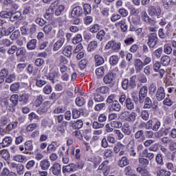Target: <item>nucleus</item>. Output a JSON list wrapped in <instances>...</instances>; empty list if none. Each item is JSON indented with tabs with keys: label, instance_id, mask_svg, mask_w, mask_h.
<instances>
[{
	"label": "nucleus",
	"instance_id": "1",
	"mask_svg": "<svg viewBox=\"0 0 176 176\" xmlns=\"http://www.w3.org/2000/svg\"><path fill=\"white\" fill-rule=\"evenodd\" d=\"M122 119L123 120H126V122H134L137 118V113L135 112H129V111H124L121 115Z\"/></svg>",
	"mask_w": 176,
	"mask_h": 176
},
{
	"label": "nucleus",
	"instance_id": "2",
	"mask_svg": "<svg viewBox=\"0 0 176 176\" xmlns=\"http://www.w3.org/2000/svg\"><path fill=\"white\" fill-rule=\"evenodd\" d=\"M20 16H21V14H20L19 12L12 13V12H8L6 11H2L1 12H0L1 17H3V19H9V17H10V20H12V19H19Z\"/></svg>",
	"mask_w": 176,
	"mask_h": 176
},
{
	"label": "nucleus",
	"instance_id": "3",
	"mask_svg": "<svg viewBox=\"0 0 176 176\" xmlns=\"http://www.w3.org/2000/svg\"><path fill=\"white\" fill-rule=\"evenodd\" d=\"M52 8L54 9V13L56 16H60L65 9L64 6L61 5V3H60L58 1H54L52 4Z\"/></svg>",
	"mask_w": 176,
	"mask_h": 176
},
{
	"label": "nucleus",
	"instance_id": "4",
	"mask_svg": "<svg viewBox=\"0 0 176 176\" xmlns=\"http://www.w3.org/2000/svg\"><path fill=\"white\" fill-rule=\"evenodd\" d=\"M110 166L108 161H104L99 166L98 169L101 170L102 173H103L104 175L107 176L109 174Z\"/></svg>",
	"mask_w": 176,
	"mask_h": 176
},
{
	"label": "nucleus",
	"instance_id": "5",
	"mask_svg": "<svg viewBox=\"0 0 176 176\" xmlns=\"http://www.w3.org/2000/svg\"><path fill=\"white\" fill-rule=\"evenodd\" d=\"M82 13H83V10L82 9V7L77 6L74 8H73L71 16L73 17V19H78L79 16L82 15Z\"/></svg>",
	"mask_w": 176,
	"mask_h": 176
},
{
	"label": "nucleus",
	"instance_id": "6",
	"mask_svg": "<svg viewBox=\"0 0 176 176\" xmlns=\"http://www.w3.org/2000/svg\"><path fill=\"white\" fill-rule=\"evenodd\" d=\"M59 34L62 36V37L58 40L54 45V50L57 51L59 49H60L61 46H63V44L64 43V33H63V30L59 31Z\"/></svg>",
	"mask_w": 176,
	"mask_h": 176
},
{
	"label": "nucleus",
	"instance_id": "7",
	"mask_svg": "<svg viewBox=\"0 0 176 176\" xmlns=\"http://www.w3.org/2000/svg\"><path fill=\"white\" fill-rule=\"evenodd\" d=\"M150 16H153V17H159L160 14H162V10L160 7H152L149 11Z\"/></svg>",
	"mask_w": 176,
	"mask_h": 176
},
{
	"label": "nucleus",
	"instance_id": "8",
	"mask_svg": "<svg viewBox=\"0 0 176 176\" xmlns=\"http://www.w3.org/2000/svg\"><path fill=\"white\" fill-rule=\"evenodd\" d=\"M166 97V94L164 93V89L162 87L158 88L156 93V98L158 101H162Z\"/></svg>",
	"mask_w": 176,
	"mask_h": 176
},
{
	"label": "nucleus",
	"instance_id": "9",
	"mask_svg": "<svg viewBox=\"0 0 176 176\" xmlns=\"http://www.w3.org/2000/svg\"><path fill=\"white\" fill-rule=\"evenodd\" d=\"M113 79H115V76L113 73H108L103 78V80L106 85H109L113 82Z\"/></svg>",
	"mask_w": 176,
	"mask_h": 176
},
{
	"label": "nucleus",
	"instance_id": "10",
	"mask_svg": "<svg viewBox=\"0 0 176 176\" xmlns=\"http://www.w3.org/2000/svg\"><path fill=\"white\" fill-rule=\"evenodd\" d=\"M51 170L54 175H59L60 173H61V165L58 163H55Z\"/></svg>",
	"mask_w": 176,
	"mask_h": 176
},
{
	"label": "nucleus",
	"instance_id": "11",
	"mask_svg": "<svg viewBox=\"0 0 176 176\" xmlns=\"http://www.w3.org/2000/svg\"><path fill=\"white\" fill-rule=\"evenodd\" d=\"M156 42H157V37H156V34H151L148 37V45L150 47H154L156 45Z\"/></svg>",
	"mask_w": 176,
	"mask_h": 176
},
{
	"label": "nucleus",
	"instance_id": "12",
	"mask_svg": "<svg viewBox=\"0 0 176 176\" xmlns=\"http://www.w3.org/2000/svg\"><path fill=\"white\" fill-rule=\"evenodd\" d=\"M165 83H166V85H168V86H174L175 85H176L175 76H167L165 79Z\"/></svg>",
	"mask_w": 176,
	"mask_h": 176
},
{
	"label": "nucleus",
	"instance_id": "13",
	"mask_svg": "<svg viewBox=\"0 0 176 176\" xmlns=\"http://www.w3.org/2000/svg\"><path fill=\"white\" fill-rule=\"evenodd\" d=\"M50 102H45L43 103V104L38 109V112L40 114L45 113V112H47V109L49 107L47 105H50Z\"/></svg>",
	"mask_w": 176,
	"mask_h": 176
},
{
	"label": "nucleus",
	"instance_id": "14",
	"mask_svg": "<svg viewBox=\"0 0 176 176\" xmlns=\"http://www.w3.org/2000/svg\"><path fill=\"white\" fill-rule=\"evenodd\" d=\"M134 65L136 71L140 72L144 68V63L140 59H136L134 62Z\"/></svg>",
	"mask_w": 176,
	"mask_h": 176
},
{
	"label": "nucleus",
	"instance_id": "15",
	"mask_svg": "<svg viewBox=\"0 0 176 176\" xmlns=\"http://www.w3.org/2000/svg\"><path fill=\"white\" fill-rule=\"evenodd\" d=\"M111 111H116V112H119L120 111V104L118 101L115 100L113 103L109 106Z\"/></svg>",
	"mask_w": 176,
	"mask_h": 176
},
{
	"label": "nucleus",
	"instance_id": "16",
	"mask_svg": "<svg viewBox=\"0 0 176 176\" xmlns=\"http://www.w3.org/2000/svg\"><path fill=\"white\" fill-rule=\"evenodd\" d=\"M146 94H148V87L144 86L140 89L139 97L140 98H145Z\"/></svg>",
	"mask_w": 176,
	"mask_h": 176
},
{
	"label": "nucleus",
	"instance_id": "17",
	"mask_svg": "<svg viewBox=\"0 0 176 176\" xmlns=\"http://www.w3.org/2000/svg\"><path fill=\"white\" fill-rule=\"evenodd\" d=\"M116 25L117 27H120L122 31H123V32H126V31H127V24H126L125 20L121 21L116 23Z\"/></svg>",
	"mask_w": 176,
	"mask_h": 176
},
{
	"label": "nucleus",
	"instance_id": "18",
	"mask_svg": "<svg viewBox=\"0 0 176 176\" xmlns=\"http://www.w3.org/2000/svg\"><path fill=\"white\" fill-rule=\"evenodd\" d=\"M13 28H10L7 31L6 29L5 28H3L1 31V36H0V38H2V36H3V35H5L6 36H8V35H10V34H12V32H13Z\"/></svg>",
	"mask_w": 176,
	"mask_h": 176
},
{
	"label": "nucleus",
	"instance_id": "19",
	"mask_svg": "<svg viewBox=\"0 0 176 176\" xmlns=\"http://www.w3.org/2000/svg\"><path fill=\"white\" fill-rule=\"evenodd\" d=\"M63 53L66 57H71L72 56V47L69 45L66 46Z\"/></svg>",
	"mask_w": 176,
	"mask_h": 176
},
{
	"label": "nucleus",
	"instance_id": "20",
	"mask_svg": "<svg viewBox=\"0 0 176 176\" xmlns=\"http://www.w3.org/2000/svg\"><path fill=\"white\" fill-rule=\"evenodd\" d=\"M75 170V164H71L63 167V173H71V171Z\"/></svg>",
	"mask_w": 176,
	"mask_h": 176
},
{
	"label": "nucleus",
	"instance_id": "21",
	"mask_svg": "<svg viewBox=\"0 0 176 176\" xmlns=\"http://www.w3.org/2000/svg\"><path fill=\"white\" fill-rule=\"evenodd\" d=\"M40 166L42 170H47L50 167V162L43 160L40 162Z\"/></svg>",
	"mask_w": 176,
	"mask_h": 176
},
{
	"label": "nucleus",
	"instance_id": "22",
	"mask_svg": "<svg viewBox=\"0 0 176 176\" xmlns=\"http://www.w3.org/2000/svg\"><path fill=\"white\" fill-rule=\"evenodd\" d=\"M98 46V44L97 43V41H91L87 47L88 52H93L94 50H96V48Z\"/></svg>",
	"mask_w": 176,
	"mask_h": 176
},
{
	"label": "nucleus",
	"instance_id": "23",
	"mask_svg": "<svg viewBox=\"0 0 176 176\" xmlns=\"http://www.w3.org/2000/svg\"><path fill=\"white\" fill-rule=\"evenodd\" d=\"M27 47L29 50H34L36 47V40L32 39L27 44Z\"/></svg>",
	"mask_w": 176,
	"mask_h": 176
},
{
	"label": "nucleus",
	"instance_id": "24",
	"mask_svg": "<svg viewBox=\"0 0 176 176\" xmlns=\"http://www.w3.org/2000/svg\"><path fill=\"white\" fill-rule=\"evenodd\" d=\"M105 74V68L104 67H100L96 69V75L98 78H101Z\"/></svg>",
	"mask_w": 176,
	"mask_h": 176
},
{
	"label": "nucleus",
	"instance_id": "25",
	"mask_svg": "<svg viewBox=\"0 0 176 176\" xmlns=\"http://www.w3.org/2000/svg\"><path fill=\"white\" fill-rule=\"evenodd\" d=\"M120 57L118 56H111L109 58V63L111 65H116L119 63Z\"/></svg>",
	"mask_w": 176,
	"mask_h": 176
},
{
	"label": "nucleus",
	"instance_id": "26",
	"mask_svg": "<svg viewBox=\"0 0 176 176\" xmlns=\"http://www.w3.org/2000/svg\"><path fill=\"white\" fill-rule=\"evenodd\" d=\"M13 159L15 162H19L21 163H23V162H27L28 160L27 157L20 155L14 156Z\"/></svg>",
	"mask_w": 176,
	"mask_h": 176
},
{
	"label": "nucleus",
	"instance_id": "27",
	"mask_svg": "<svg viewBox=\"0 0 176 176\" xmlns=\"http://www.w3.org/2000/svg\"><path fill=\"white\" fill-rule=\"evenodd\" d=\"M16 79V75L14 73H10L8 75H7V78L6 79V82L7 83H12V82H14Z\"/></svg>",
	"mask_w": 176,
	"mask_h": 176
},
{
	"label": "nucleus",
	"instance_id": "28",
	"mask_svg": "<svg viewBox=\"0 0 176 176\" xmlns=\"http://www.w3.org/2000/svg\"><path fill=\"white\" fill-rule=\"evenodd\" d=\"M124 149H126L124 145L122 144L121 143H118L114 147V152H116V153H118L121 151H124Z\"/></svg>",
	"mask_w": 176,
	"mask_h": 176
},
{
	"label": "nucleus",
	"instance_id": "29",
	"mask_svg": "<svg viewBox=\"0 0 176 176\" xmlns=\"http://www.w3.org/2000/svg\"><path fill=\"white\" fill-rule=\"evenodd\" d=\"M157 176H170L171 175V173L168 170H166L164 169H160L157 172Z\"/></svg>",
	"mask_w": 176,
	"mask_h": 176
},
{
	"label": "nucleus",
	"instance_id": "30",
	"mask_svg": "<svg viewBox=\"0 0 176 176\" xmlns=\"http://www.w3.org/2000/svg\"><path fill=\"white\" fill-rule=\"evenodd\" d=\"M28 98L29 96L27 94H22L19 96V101H21V102H23V104H27V102H28Z\"/></svg>",
	"mask_w": 176,
	"mask_h": 176
},
{
	"label": "nucleus",
	"instance_id": "31",
	"mask_svg": "<svg viewBox=\"0 0 176 176\" xmlns=\"http://www.w3.org/2000/svg\"><path fill=\"white\" fill-rule=\"evenodd\" d=\"M108 91H109V89L105 86L100 87L96 89V93H100L101 94H107Z\"/></svg>",
	"mask_w": 176,
	"mask_h": 176
},
{
	"label": "nucleus",
	"instance_id": "32",
	"mask_svg": "<svg viewBox=\"0 0 176 176\" xmlns=\"http://www.w3.org/2000/svg\"><path fill=\"white\" fill-rule=\"evenodd\" d=\"M127 164H129V160L126 157H123L118 162L120 167H124V166H127Z\"/></svg>",
	"mask_w": 176,
	"mask_h": 176
},
{
	"label": "nucleus",
	"instance_id": "33",
	"mask_svg": "<svg viewBox=\"0 0 176 176\" xmlns=\"http://www.w3.org/2000/svg\"><path fill=\"white\" fill-rule=\"evenodd\" d=\"M170 56H164L161 59V63L162 64V65H168V64H170Z\"/></svg>",
	"mask_w": 176,
	"mask_h": 176
},
{
	"label": "nucleus",
	"instance_id": "34",
	"mask_svg": "<svg viewBox=\"0 0 176 176\" xmlns=\"http://www.w3.org/2000/svg\"><path fill=\"white\" fill-rule=\"evenodd\" d=\"M164 133L166 135L169 134L170 137H172V138H176V129H172L171 131H170V129H166Z\"/></svg>",
	"mask_w": 176,
	"mask_h": 176
},
{
	"label": "nucleus",
	"instance_id": "35",
	"mask_svg": "<svg viewBox=\"0 0 176 176\" xmlns=\"http://www.w3.org/2000/svg\"><path fill=\"white\" fill-rule=\"evenodd\" d=\"M95 61L97 65H102V64H104V58L100 55H96Z\"/></svg>",
	"mask_w": 176,
	"mask_h": 176
},
{
	"label": "nucleus",
	"instance_id": "36",
	"mask_svg": "<svg viewBox=\"0 0 176 176\" xmlns=\"http://www.w3.org/2000/svg\"><path fill=\"white\" fill-rule=\"evenodd\" d=\"M3 146H8L12 144V138L6 137L3 140Z\"/></svg>",
	"mask_w": 176,
	"mask_h": 176
},
{
	"label": "nucleus",
	"instance_id": "37",
	"mask_svg": "<svg viewBox=\"0 0 176 176\" xmlns=\"http://www.w3.org/2000/svg\"><path fill=\"white\" fill-rule=\"evenodd\" d=\"M82 126H83V122H82V120H77L76 122H74L72 124V126L74 129H82Z\"/></svg>",
	"mask_w": 176,
	"mask_h": 176
},
{
	"label": "nucleus",
	"instance_id": "38",
	"mask_svg": "<svg viewBox=\"0 0 176 176\" xmlns=\"http://www.w3.org/2000/svg\"><path fill=\"white\" fill-rule=\"evenodd\" d=\"M100 28L101 27L98 24H95L90 28V32H92L93 34H96V32H98Z\"/></svg>",
	"mask_w": 176,
	"mask_h": 176
},
{
	"label": "nucleus",
	"instance_id": "39",
	"mask_svg": "<svg viewBox=\"0 0 176 176\" xmlns=\"http://www.w3.org/2000/svg\"><path fill=\"white\" fill-rule=\"evenodd\" d=\"M126 108H128L129 109H133V108H134V102L131 101V99H126Z\"/></svg>",
	"mask_w": 176,
	"mask_h": 176
},
{
	"label": "nucleus",
	"instance_id": "40",
	"mask_svg": "<svg viewBox=\"0 0 176 176\" xmlns=\"http://www.w3.org/2000/svg\"><path fill=\"white\" fill-rule=\"evenodd\" d=\"M76 104L78 107H82L85 104V98L82 97H78L76 99Z\"/></svg>",
	"mask_w": 176,
	"mask_h": 176
},
{
	"label": "nucleus",
	"instance_id": "41",
	"mask_svg": "<svg viewBox=\"0 0 176 176\" xmlns=\"http://www.w3.org/2000/svg\"><path fill=\"white\" fill-rule=\"evenodd\" d=\"M54 13V9H53V8L51 6V8L47 10L45 16L47 17V19H50V17L53 16Z\"/></svg>",
	"mask_w": 176,
	"mask_h": 176
},
{
	"label": "nucleus",
	"instance_id": "42",
	"mask_svg": "<svg viewBox=\"0 0 176 176\" xmlns=\"http://www.w3.org/2000/svg\"><path fill=\"white\" fill-rule=\"evenodd\" d=\"M36 85L38 87H42L44 85H46V81L42 78L37 79Z\"/></svg>",
	"mask_w": 176,
	"mask_h": 176
},
{
	"label": "nucleus",
	"instance_id": "43",
	"mask_svg": "<svg viewBox=\"0 0 176 176\" xmlns=\"http://www.w3.org/2000/svg\"><path fill=\"white\" fill-rule=\"evenodd\" d=\"M32 142L31 141H28L25 143V151H32Z\"/></svg>",
	"mask_w": 176,
	"mask_h": 176
},
{
	"label": "nucleus",
	"instance_id": "44",
	"mask_svg": "<svg viewBox=\"0 0 176 176\" xmlns=\"http://www.w3.org/2000/svg\"><path fill=\"white\" fill-rule=\"evenodd\" d=\"M173 5V0H164V9H168Z\"/></svg>",
	"mask_w": 176,
	"mask_h": 176
},
{
	"label": "nucleus",
	"instance_id": "45",
	"mask_svg": "<svg viewBox=\"0 0 176 176\" xmlns=\"http://www.w3.org/2000/svg\"><path fill=\"white\" fill-rule=\"evenodd\" d=\"M52 28H53L52 27V25H46L43 28V31H44L45 34H50V32H52Z\"/></svg>",
	"mask_w": 176,
	"mask_h": 176
},
{
	"label": "nucleus",
	"instance_id": "46",
	"mask_svg": "<svg viewBox=\"0 0 176 176\" xmlns=\"http://www.w3.org/2000/svg\"><path fill=\"white\" fill-rule=\"evenodd\" d=\"M94 100L95 101H98V102H100L104 100V97H102L101 95L98 94V92H97L96 94H94Z\"/></svg>",
	"mask_w": 176,
	"mask_h": 176
},
{
	"label": "nucleus",
	"instance_id": "47",
	"mask_svg": "<svg viewBox=\"0 0 176 176\" xmlns=\"http://www.w3.org/2000/svg\"><path fill=\"white\" fill-rule=\"evenodd\" d=\"M73 118L74 119H78V118H79V116H80V111L74 109L73 110V114H72Z\"/></svg>",
	"mask_w": 176,
	"mask_h": 176
},
{
	"label": "nucleus",
	"instance_id": "48",
	"mask_svg": "<svg viewBox=\"0 0 176 176\" xmlns=\"http://www.w3.org/2000/svg\"><path fill=\"white\" fill-rule=\"evenodd\" d=\"M10 101L12 104H17V102H19V96H17L16 94L12 95L10 98Z\"/></svg>",
	"mask_w": 176,
	"mask_h": 176
},
{
	"label": "nucleus",
	"instance_id": "49",
	"mask_svg": "<svg viewBox=\"0 0 176 176\" xmlns=\"http://www.w3.org/2000/svg\"><path fill=\"white\" fill-rule=\"evenodd\" d=\"M38 127L36 124H31L26 127L27 131H34Z\"/></svg>",
	"mask_w": 176,
	"mask_h": 176
},
{
	"label": "nucleus",
	"instance_id": "50",
	"mask_svg": "<svg viewBox=\"0 0 176 176\" xmlns=\"http://www.w3.org/2000/svg\"><path fill=\"white\" fill-rule=\"evenodd\" d=\"M104 36H105V32H104V30H100L96 35V38L99 41H102Z\"/></svg>",
	"mask_w": 176,
	"mask_h": 176
},
{
	"label": "nucleus",
	"instance_id": "51",
	"mask_svg": "<svg viewBox=\"0 0 176 176\" xmlns=\"http://www.w3.org/2000/svg\"><path fill=\"white\" fill-rule=\"evenodd\" d=\"M16 127H17V123L11 122L7 126L6 129L8 131H10V130H13V129H16Z\"/></svg>",
	"mask_w": 176,
	"mask_h": 176
},
{
	"label": "nucleus",
	"instance_id": "52",
	"mask_svg": "<svg viewBox=\"0 0 176 176\" xmlns=\"http://www.w3.org/2000/svg\"><path fill=\"white\" fill-rule=\"evenodd\" d=\"M141 117L143 120H148L149 119V113L146 111H142Z\"/></svg>",
	"mask_w": 176,
	"mask_h": 176
},
{
	"label": "nucleus",
	"instance_id": "53",
	"mask_svg": "<svg viewBox=\"0 0 176 176\" xmlns=\"http://www.w3.org/2000/svg\"><path fill=\"white\" fill-rule=\"evenodd\" d=\"M79 42H82V36L78 34L76 36L73 38V43L76 44L79 43Z\"/></svg>",
	"mask_w": 176,
	"mask_h": 176
},
{
	"label": "nucleus",
	"instance_id": "54",
	"mask_svg": "<svg viewBox=\"0 0 176 176\" xmlns=\"http://www.w3.org/2000/svg\"><path fill=\"white\" fill-rule=\"evenodd\" d=\"M25 54V49H24L23 47H21L17 50V51H16L17 56H24Z\"/></svg>",
	"mask_w": 176,
	"mask_h": 176
},
{
	"label": "nucleus",
	"instance_id": "55",
	"mask_svg": "<svg viewBox=\"0 0 176 176\" xmlns=\"http://www.w3.org/2000/svg\"><path fill=\"white\" fill-rule=\"evenodd\" d=\"M111 124V127H114L115 129H120L122 127V122L113 121Z\"/></svg>",
	"mask_w": 176,
	"mask_h": 176
},
{
	"label": "nucleus",
	"instance_id": "56",
	"mask_svg": "<svg viewBox=\"0 0 176 176\" xmlns=\"http://www.w3.org/2000/svg\"><path fill=\"white\" fill-rule=\"evenodd\" d=\"M87 65V60L82 59V60L80 61L79 63V67L80 69H85V67Z\"/></svg>",
	"mask_w": 176,
	"mask_h": 176
},
{
	"label": "nucleus",
	"instance_id": "57",
	"mask_svg": "<svg viewBox=\"0 0 176 176\" xmlns=\"http://www.w3.org/2000/svg\"><path fill=\"white\" fill-rule=\"evenodd\" d=\"M164 52L166 54H171L173 49L171 48V47L168 46V45H165Z\"/></svg>",
	"mask_w": 176,
	"mask_h": 176
},
{
	"label": "nucleus",
	"instance_id": "58",
	"mask_svg": "<svg viewBox=\"0 0 176 176\" xmlns=\"http://www.w3.org/2000/svg\"><path fill=\"white\" fill-rule=\"evenodd\" d=\"M1 156H2L3 159H9V152L6 150L1 151Z\"/></svg>",
	"mask_w": 176,
	"mask_h": 176
},
{
	"label": "nucleus",
	"instance_id": "59",
	"mask_svg": "<svg viewBox=\"0 0 176 176\" xmlns=\"http://www.w3.org/2000/svg\"><path fill=\"white\" fill-rule=\"evenodd\" d=\"M43 91L45 94H50L52 93V86L50 85H46L43 89Z\"/></svg>",
	"mask_w": 176,
	"mask_h": 176
},
{
	"label": "nucleus",
	"instance_id": "60",
	"mask_svg": "<svg viewBox=\"0 0 176 176\" xmlns=\"http://www.w3.org/2000/svg\"><path fill=\"white\" fill-rule=\"evenodd\" d=\"M19 36H20V32H19V30H16L11 34L10 38L11 39L14 40L17 39Z\"/></svg>",
	"mask_w": 176,
	"mask_h": 176
},
{
	"label": "nucleus",
	"instance_id": "61",
	"mask_svg": "<svg viewBox=\"0 0 176 176\" xmlns=\"http://www.w3.org/2000/svg\"><path fill=\"white\" fill-rule=\"evenodd\" d=\"M19 87H20V85H19V83H14L10 86V90L12 91H17V90H19Z\"/></svg>",
	"mask_w": 176,
	"mask_h": 176
},
{
	"label": "nucleus",
	"instance_id": "62",
	"mask_svg": "<svg viewBox=\"0 0 176 176\" xmlns=\"http://www.w3.org/2000/svg\"><path fill=\"white\" fill-rule=\"evenodd\" d=\"M151 105H152V100H151V98H146L145 100L144 108H151Z\"/></svg>",
	"mask_w": 176,
	"mask_h": 176
},
{
	"label": "nucleus",
	"instance_id": "63",
	"mask_svg": "<svg viewBox=\"0 0 176 176\" xmlns=\"http://www.w3.org/2000/svg\"><path fill=\"white\" fill-rule=\"evenodd\" d=\"M115 45V41H109L106 46H105V49H107V50H109V49L112 48L113 50V46Z\"/></svg>",
	"mask_w": 176,
	"mask_h": 176
},
{
	"label": "nucleus",
	"instance_id": "64",
	"mask_svg": "<svg viewBox=\"0 0 176 176\" xmlns=\"http://www.w3.org/2000/svg\"><path fill=\"white\" fill-rule=\"evenodd\" d=\"M129 80L127 79H125L122 81V88L124 90H127L129 89Z\"/></svg>",
	"mask_w": 176,
	"mask_h": 176
}]
</instances>
